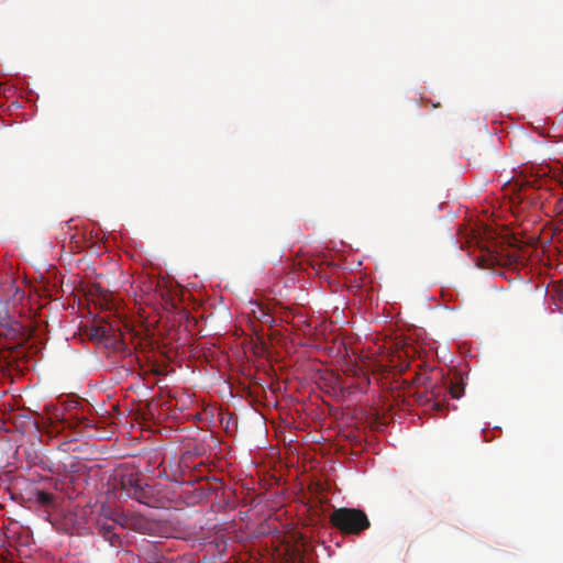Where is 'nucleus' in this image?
Listing matches in <instances>:
<instances>
[{"label":"nucleus","instance_id":"obj_4","mask_svg":"<svg viewBox=\"0 0 563 563\" xmlns=\"http://www.w3.org/2000/svg\"><path fill=\"white\" fill-rule=\"evenodd\" d=\"M119 523L115 521L107 522V521H98V533L102 536V539L108 541L112 548L121 547V539L118 533H115V527Z\"/></svg>","mask_w":563,"mask_h":563},{"label":"nucleus","instance_id":"obj_2","mask_svg":"<svg viewBox=\"0 0 563 563\" xmlns=\"http://www.w3.org/2000/svg\"><path fill=\"white\" fill-rule=\"evenodd\" d=\"M330 525L343 534L358 536L369 528L367 515L358 508L341 507L329 517Z\"/></svg>","mask_w":563,"mask_h":563},{"label":"nucleus","instance_id":"obj_7","mask_svg":"<svg viewBox=\"0 0 563 563\" xmlns=\"http://www.w3.org/2000/svg\"><path fill=\"white\" fill-rule=\"evenodd\" d=\"M107 336V328L104 327H95L90 330V339L92 340L103 341Z\"/></svg>","mask_w":563,"mask_h":563},{"label":"nucleus","instance_id":"obj_3","mask_svg":"<svg viewBox=\"0 0 563 563\" xmlns=\"http://www.w3.org/2000/svg\"><path fill=\"white\" fill-rule=\"evenodd\" d=\"M119 527L124 530L143 534H153L155 531V522L141 515L122 514L118 518Z\"/></svg>","mask_w":563,"mask_h":563},{"label":"nucleus","instance_id":"obj_8","mask_svg":"<svg viewBox=\"0 0 563 563\" xmlns=\"http://www.w3.org/2000/svg\"><path fill=\"white\" fill-rule=\"evenodd\" d=\"M450 395H452L454 399H461L463 396L462 383H453L452 386H450Z\"/></svg>","mask_w":563,"mask_h":563},{"label":"nucleus","instance_id":"obj_6","mask_svg":"<svg viewBox=\"0 0 563 563\" xmlns=\"http://www.w3.org/2000/svg\"><path fill=\"white\" fill-rule=\"evenodd\" d=\"M34 499H36V503L43 507L55 506V496L44 490H34Z\"/></svg>","mask_w":563,"mask_h":563},{"label":"nucleus","instance_id":"obj_5","mask_svg":"<svg viewBox=\"0 0 563 563\" xmlns=\"http://www.w3.org/2000/svg\"><path fill=\"white\" fill-rule=\"evenodd\" d=\"M251 305H252L251 313H252L253 318H255V320H257L262 323H266V324H272L274 322L273 316L269 314V312L265 309L264 306H262V303H257L255 301V302H251Z\"/></svg>","mask_w":563,"mask_h":563},{"label":"nucleus","instance_id":"obj_9","mask_svg":"<svg viewBox=\"0 0 563 563\" xmlns=\"http://www.w3.org/2000/svg\"><path fill=\"white\" fill-rule=\"evenodd\" d=\"M153 563H163V562H161V561H157V562H153Z\"/></svg>","mask_w":563,"mask_h":563},{"label":"nucleus","instance_id":"obj_1","mask_svg":"<svg viewBox=\"0 0 563 563\" xmlns=\"http://www.w3.org/2000/svg\"><path fill=\"white\" fill-rule=\"evenodd\" d=\"M119 487L126 497L134 499L141 505L150 507L159 506L158 488L154 485L143 483L135 472L120 475Z\"/></svg>","mask_w":563,"mask_h":563}]
</instances>
